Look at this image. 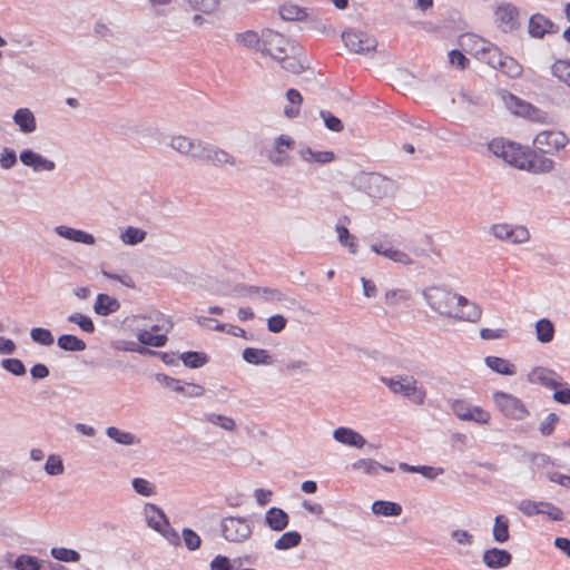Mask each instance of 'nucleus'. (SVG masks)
Returning a JSON list of instances; mask_svg holds the SVG:
<instances>
[{
    "instance_id": "6e6552de",
    "label": "nucleus",
    "mask_w": 570,
    "mask_h": 570,
    "mask_svg": "<svg viewBox=\"0 0 570 570\" xmlns=\"http://www.w3.org/2000/svg\"><path fill=\"white\" fill-rule=\"evenodd\" d=\"M494 19L498 28L504 33L513 32L521 26L519 8L510 2H503L495 8Z\"/></svg>"
},
{
    "instance_id": "f704fd0d",
    "label": "nucleus",
    "mask_w": 570,
    "mask_h": 570,
    "mask_svg": "<svg viewBox=\"0 0 570 570\" xmlns=\"http://www.w3.org/2000/svg\"><path fill=\"white\" fill-rule=\"evenodd\" d=\"M484 362L490 370L498 374L514 375L517 373L515 365L503 357L490 355L484 358Z\"/></svg>"
},
{
    "instance_id": "bb28decb",
    "label": "nucleus",
    "mask_w": 570,
    "mask_h": 570,
    "mask_svg": "<svg viewBox=\"0 0 570 570\" xmlns=\"http://www.w3.org/2000/svg\"><path fill=\"white\" fill-rule=\"evenodd\" d=\"M350 219L347 216H342L338 219V223L335 225V232L337 234V240L338 243L348 249L351 254L357 253V243L356 237L352 235L348 230V228L343 225L342 223H348Z\"/></svg>"
},
{
    "instance_id": "864d4df0",
    "label": "nucleus",
    "mask_w": 570,
    "mask_h": 570,
    "mask_svg": "<svg viewBox=\"0 0 570 570\" xmlns=\"http://www.w3.org/2000/svg\"><path fill=\"white\" fill-rule=\"evenodd\" d=\"M503 69L502 72L509 78H519L523 72V67L513 57L502 53Z\"/></svg>"
},
{
    "instance_id": "0eeeda50",
    "label": "nucleus",
    "mask_w": 570,
    "mask_h": 570,
    "mask_svg": "<svg viewBox=\"0 0 570 570\" xmlns=\"http://www.w3.org/2000/svg\"><path fill=\"white\" fill-rule=\"evenodd\" d=\"M451 410L454 415L462 421L487 424L491 419L490 412L483 410L481 406L472 405L465 400L458 399L452 401Z\"/></svg>"
},
{
    "instance_id": "f257e3e1",
    "label": "nucleus",
    "mask_w": 570,
    "mask_h": 570,
    "mask_svg": "<svg viewBox=\"0 0 570 570\" xmlns=\"http://www.w3.org/2000/svg\"><path fill=\"white\" fill-rule=\"evenodd\" d=\"M383 383L394 394H400L416 405H422L426 399V392L419 382L411 375H396L392 377L380 376Z\"/></svg>"
},
{
    "instance_id": "e2e57ef3",
    "label": "nucleus",
    "mask_w": 570,
    "mask_h": 570,
    "mask_svg": "<svg viewBox=\"0 0 570 570\" xmlns=\"http://www.w3.org/2000/svg\"><path fill=\"white\" fill-rule=\"evenodd\" d=\"M320 116L324 121L325 127L334 132H341L344 128L342 120L333 115L331 111L321 110Z\"/></svg>"
},
{
    "instance_id": "603ef678",
    "label": "nucleus",
    "mask_w": 570,
    "mask_h": 570,
    "mask_svg": "<svg viewBox=\"0 0 570 570\" xmlns=\"http://www.w3.org/2000/svg\"><path fill=\"white\" fill-rule=\"evenodd\" d=\"M352 470L362 471L367 475H377L381 470V463L373 459H358L351 464Z\"/></svg>"
},
{
    "instance_id": "9d476101",
    "label": "nucleus",
    "mask_w": 570,
    "mask_h": 570,
    "mask_svg": "<svg viewBox=\"0 0 570 570\" xmlns=\"http://www.w3.org/2000/svg\"><path fill=\"white\" fill-rule=\"evenodd\" d=\"M294 139L287 135H279L274 139L272 148L267 151V159L277 167L289 166V150L294 147Z\"/></svg>"
},
{
    "instance_id": "338daca9",
    "label": "nucleus",
    "mask_w": 570,
    "mask_h": 570,
    "mask_svg": "<svg viewBox=\"0 0 570 570\" xmlns=\"http://www.w3.org/2000/svg\"><path fill=\"white\" fill-rule=\"evenodd\" d=\"M381 253H382V256H384L395 263H400L402 265H412L413 264V259L411 258V256L403 250L395 249L392 247L389 250H384V252L381 250Z\"/></svg>"
},
{
    "instance_id": "412c9836",
    "label": "nucleus",
    "mask_w": 570,
    "mask_h": 570,
    "mask_svg": "<svg viewBox=\"0 0 570 570\" xmlns=\"http://www.w3.org/2000/svg\"><path fill=\"white\" fill-rule=\"evenodd\" d=\"M55 233L65 239L79 244L94 245L96 243V238L92 234L66 225L57 226Z\"/></svg>"
},
{
    "instance_id": "473e14b6",
    "label": "nucleus",
    "mask_w": 570,
    "mask_h": 570,
    "mask_svg": "<svg viewBox=\"0 0 570 570\" xmlns=\"http://www.w3.org/2000/svg\"><path fill=\"white\" fill-rule=\"evenodd\" d=\"M502 99L507 108L518 116H530V110L533 109L532 105L510 92H503Z\"/></svg>"
},
{
    "instance_id": "a18cd8bd",
    "label": "nucleus",
    "mask_w": 570,
    "mask_h": 570,
    "mask_svg": "<svg viewBox=\"0 0 570 570\" xmlns=\"http://www.w3.org/2000/svg\"><path fill=\"white\" fill-rule=\"evenodd\" d=\"M286 98L292 106L284 108L285 116L291 119L297 117L299 115V107L303 101L301 92L294 88H291L286 92Z\"/></svg>"
},
{
    "instance_id": "c85d7f7f",
    "label": "nucleus",
    "mask_w": 570,
    "mask_h": 570,
    "mask_svg": "<svg viewBox=\"0 0 570 570\" xmlns=\"http://www.w3.org/2000/svg\"><path fill=\"white\" fill-rule=\"evenodd\" d=\"M120 306V302L117 298L108 294L99 293L94 304V311L97 315L109 316L118 312Z\"/></svg>"
},
{
    "instance_id": "6ab92c4d",
    "label": "nucleus",
    "mask_w": 570,
    "mask_h": 570,
    "mask_svg": "<svg viewBox=\"0 0 570 570\" xmlns=\"http://www.w3.org/2000/svg\"><path fill=\"white\" fill-rule=\"evenodd\" d=\"M333 439L341 444L356 449H362L367 444L366 439L361 433L346 426L335 429Z\"/></svg>"
},
{
    "instance_id": "423d86ee",
    "label": "nucleus",
    "mask_w": 570,
    "mask_h": 570,
    "mask_svg": "<svg viewBox=\"0 0 570 570\" xmlns=\"http://www.w3.org/2000/svg\"><path fill=\"white\" fill-rule=\"evenodd\" d=\"M492 399L498 410L508 419L521 421L529 415L524 403L510 393L495 391Z\"/></svg>"
},
{
    "instance_id": "72a5a7b5",
    "label": "nucleus",
    "mask_w": 570,
    "mask_h": 570,
    "mask_svg": "<svg viewBox=\"0 0 570 570\" xmlns=\"http://www.w3.org/2000/svg\"><path fill=\"white\" fill-rule=\"evenodd\" d=\"M246 293L248 295L258 294L267 303H277L286 299V295L282 291L273 287L248 286Z\"/></svg>"
},
{
    "instance_id": "aec40b11",
    "label": "nucleus",
    "mask_w": 570,
    "mask_h": 570,
    "mask_svg": "<svg viewBox=\"0 0 570 570\" xmlns=\"http://www.w3.org/2000/svg\"><path fill=\"white\" fill-rule=\"evenodd\" d=\"M482 561L490 569H502L511 563L512 556L508 550L490 548L484 550Z\"/></svg>"
},
{
    "instance_id": "cd10ccee",
    "label": "nucleus",
    "mask_w": 570,
    "mask_h": 570,
    "mask_svg": "<svg viewBox=\"0 0 570 570\" xmlns=\"http://www.w3.org/2000/svg\"><path fill=\"white\" fill-rule=\"evenodd\" d=\"M363 183L366 185L365 190L372 197H381L390 180L381 174L371 173L362 177Z\"/></svg>"
},
{
    "instance_id": "4468645a",
    "label": "nucleus",
    "mask_w": 570,
    "mask_h": 570,
    "mask_svg": "<svg viewBox=\"0 0 570 570\" xmlns=\"http://www.w3.org/2000/svg\"><path fill=\"white\" fill-rule=\"evenodd\" d=\"M554 168V161L542 153L525 149L524 159L520 169L532 174H547Z\"/></svg>"
},
{
    "instance_id": "7c9ffc66",
    "label": "nucleus",
    "mask_w": 570,
    "mask_h": 570,
    "mask_svg": "<svg viewBox=\"0 0 570 570\" xmlns=\"http://www.w3.org/2000/svg\"><path fill=\"white\" fill-rule=\"evenodd\" d=\"M482 46L476 50V58L489 65L490 67L493 66V63H499L500 59H502V51L501 49L485 40H481Z\"/></svg>"
},
{
    "instance_id": "39448f33",
    "label": "nucleus",
    "mask_w": 570,
    "mask_h": 570,
    "mask_svg": "<svg viewBox=\"0 0 570 570\" xmlns=\"http://www.w3.org/2000/svg\"><path fill=\"white\" fill-rule=\"evenodd\" d=\"M488 149L495 157L503 159L507 164L520 169L524 159L525 149L520 145L502 138L492 139Z\"/></svg>"
},
{
    "instance_id": "49530a36",
    "label": "nucleus",
    "mask_w": 570,
    "mask_h": 570,
    "mask_svg": "<svg viewBox=\"0 0 570 570\" xmlns=\"http://www.w3.org/2000/svg\"><path fill=\"white\" fill-rule=\"evenodd\" d=\"M137 340L140 344L153 347H163L166 345L168 338L166 334H151L148 331H140L137 334Z\"/></svg>"
},
{
    "instance_id": "c03bdc74",
    "label": "nucleus",
    "mask_w": 570,
    "mask_h": 570,
    "mask_svg": "<svg viewBox=\"0 0 570 570\" xmlns=\"http://www.w3.org/2000/svg\"><path fill=\"white\" fill-rule=\"evenodd\" d=\"M42 560L31 554H19L12 567L14 570H41Z\"/></svg>"
},
{
    "instance_id": "3c124183",
    "label": "nucleus",
    "mask_w": 570,
    "mask_h": 570,
    "mask_svg": "<svg viewBox=\"0 0 570 570\" xmlns=\"http://www.w3.org/2000/svg\"><path fill=\"white\" fill-rule=\"evenodd\" d=\"M112 348L124 352H136L141 355H154L156 351L141 346L134 341H117L112 343Z\"/></svg>"
},
{
    "instance_id": "b1692460",
    "label": "nucleus",
    "mask_w": 570,
    "mask_h": 570,
    "mask_svg": "<svg viewBox=\"0 0 570 570\" xmlns=\"http://www.w3.org/2000/svg\"><path fill=\"white\" fill-rule=\"evenodd\" d=\"M144 514L146 522L149 528L155 531H161L160 529L168 525V518L165 512L154 503H146L144 507Z\"/></svg>"
},
{
    "instance_id": "0e129e2a",
    "label": "nucleus",
    "mask_w": 570,
    "mask_h": 570,
    "mask_svg": "<svg viewBox=\"0 0 570 570\" xmlns=\"http://www.w3.org/2000/svg\"><path fill=\"white\" fill-rule=\"evenodd\" d=\"M1 366L16 376H22L27 372L24 364L19 358H4L1 361Z\"/></svg>"
},
{
    "instance_id": "a19ab883",
    "label": "nucleus",
    "mask_w": 570,
    "mask_h": 570,
    "mask_svg": "<svg viewBox=\"0 0 570 570\" xmlns=\"http://www.w3.org/2000/svg\"><path fill=\"white\" fill-rule=\"evenodd\" d=\"M535 335L540 343H550L554 337V325L549 318H541L535 323Z\"/></svg>"
},
{
    "instance_id": "20e7f679",
    "label": "nucleus",
    "mask_w": 570,
    "mask_h": 570,
    "mask_svg": "<svg viewBox=\"0 0 570 570\" xmlns=\"http://www.w3.org/2000/svg\"><path fill=\"white\" fill-rule=\"evenodd\" d=\"M294 50L292 41L284 35L272 29H263V41L259 52L262 56H268L276 61H283L288 58V51Z\"/></svg>"
},
{
    "instance_id": "bf43d9fd",
    "label": "nucleus",
    "mask_w": 570,
    "mask_h": 570,
    "mask_svg": "<svg viewBox=\"0 0 570 570\" xmlns=\"http://www.w3.org/2000/svg\"><path fill=\"white\" fill-rule=\"evenodd\" d=\"M411 294L406 289L396 288L390 289L385 293V302L389 305L395 306L410 301Z\"/></svg>"
},
{
    "instance_id": "a211bd4d",
    "label": "nucleus",
    "mask_w": 570,
    "mask_h": 570,
    "mask_svg": "<svg viewBox=\"0 0 570 570\" xmlns=\"http://www.w3.org/2000/svg\"><path fill=\"white\" fill-rule=\"evenodd\" d=\"M558 379L559 376L554 371L542 366L534 367L528 374V380L530 383L541 384L542 386L550 390H556L562 385Z\"/></svg>"
},
{
    "instance_id": "58836bf2",
    "label": "nucleus",
    "mask_w": 570,
    "mask_h": 570,
    "mask_svg": "<svg viewBox=\"0 0 570 570\" xmlns=\"http://www.w3.org/2000/svg\"><path fill=\"white\" fill-rule=\"evenodd\" d=\"M183 364L188 368H199L207 364L208 356L204 352L187 351L179 355Z\"/></svg>"
},
{
    "instance_id": "393cba45",
    "label": "nucleus",
    "mask_w": 570,
    "mask_h": 570,
    "mask_svg": "<svg viewBox=\"0 0 570 570\" xmlns=\"http://www.w3.org/2000/svg\"><path fill=\"white\" fill-rule=\"evenodd\" d=\"M265 524L273 531H283L288 527L289 515L281 508H269L264 517Z\"/></svg>"
},
{
    "instance_id": "e433bc0d",
    "label": "nucleus",
    "mask_w": 570,
    "mask_h": 570,
    "mask_svg": "<svg viewBox=\"0 0 570 570\" xmlns=\"http://www.w3.org/2000/svg\"><path fill=\"white\" fill-rule=\"evenodd\" d=\"M372 512L376 515L399 517L402 513V507L396 502L376 500L372 503Z\"/></svg>"
},
{
    "instance_id": "dca6fc26",
    "label": "nucleus",
    "mask_w": 570,
    "mask_h": 570,
    "mask_svg": "<svg viewBox=\"0 0 570 570\" xmlns=\"http://www.w3.org/2000/svg\"><path fill=\"white\" fill-rule=\"evenodd\" d=\"M20 161L30 167L33 171H52L56 169V163L51 159L43 157L32 149H23L19 155Z\"/></svg>"
},
{
    "instance_id": "7ed1b4c3",
    "label": "nucleus",
    "mask_w": 570,
    "mask_h": 570,
    "mask_svg": "<svg viewBox=\"0 0 570 570\" xmlns=\"http://www.w3.org/2000/svg\"><path fill=\"white\" fill-rule=\"evenodd\" d=\"M254 522L250 517L228 515L220 520L222 537L232 543H242L253 533Z\"/></svg>"
},
{
    "instance_id": "13d9d810",
    "label": "nucleus",
    "mask_w": 570,
    "mask_h": 570,
    "mask_svg": "<svg viewBox=\"0 0 570 570\" xmlns=\"http://www.w3.org/2000/svg\"><path fill=\"white\" fill-rule=\"evenodd\" d=\"M68 322L73 323L80 327L81 331L91 334L95 332L96 327L92 320L81 313H72L68 316Z\"/></svg>"
},
{
    "instance_id": "c9c22d12",
    "label": "nucleus",
    "mask_w": 570,
    "mask_h": 570,
    "mask_svg": "<svg viewBox=\"0 0 570 570\" xmlns=\"http://www.w3.org/2000/svg\"><path fill=\"white\" fill-rule=\"evenodd\" d=\"M510 520L504 514H498L494 518V523L492 528V537L493 540L498 543H504L510 538Z\"/></svg>"
},
{
    "instance_id": "1a4fd4ad",
    "label": "nucleus",
    "mask_w": 570,
    "mask_h": 570,
    "mask_svg": "<svg viewBox=\"0 0 570 570\" xmlns=\"http://www.w3.org/2000/svg\"><path fill=\"white\" fill-rule=\"evenodd\" d=\"M568 142L569 139L564 132L553 130L541 131L533 139V145L542 154H556Z\"/></svg>"
},
{
    "instance_id": "774afa93",
    "label": "nucleus",
    "mask_w": 570,
    "mask_h": 570,
    "mask_svg": "<svg viewBox=\"0 0 570 570\" xmlns=\"http://www.w3.org/2000/svg\"><path fill=\"white\" fill-rule=\"evenodd\" d=\"M542 501H532L529 499L521 500L519 502L518 509L525 517H533L540 514V505Z\"/></svg>"
},
{
    "instance_id": "4c0bfd02",
    "label": "nucleus",
    "mask_w": 570,
    "mask_h": 570,
    "mask_svg": "<svg viewBox=\"0 0 570 570\" xmlns=\"http://www.w3.org/2000/svg\"><path fill=\"white\" fill-rule=\"evenodd\" d=\"M59 348L66 352H82L86 350V342L72 334H62L57 340Z\"/></svg>"
},
{
    "instance_id": "4d7b16f0",
    "label": "nucleus",
    "mask_w": 570,
    "mask_h": 570,
    "mask_svg": "<svg viewBox=\"0 0 570 570\" xmlns=\"http://www.w3.org/2000/svg\"><path fill=\"white\" fill-rule=\"evenodd\" d=\"M205 420L224 429L225 431H234L236 429L235 421L232 417L225 416L223 414L207 413L205 414Z\"/></svg>"
},
{
    "instance_id": "f03ea898",
    "label": "nucleus",
    "mask_w": 570,
    "mask_h": 570,
    "mask_svg": "<svg viewBox=\"0 0 570 570\" xmlns=\"http://www.w3.org/2000/svg\"><path fill=\"white\" fill-rule=\"evenodd\" d=\"M422 296L433 312L451 318L456 306V297L460 294L453 293L444 286H429L422 291Z\"/></svg>"
},
{
    "instance_id": "052dcab7",
    "label": "nucleus",
    "mask_w": 570,
    "mask_h": 570,
    "mask_svg": "<svg viewBox=\"0 0 570 570\" xmlns=\"http://www.w3.org/2000/svg\"><path fill=\"white\" fill-rule=\"evenodd\" d=\"M181 538L187 550L196 551L202 546V538L190 528H184Z\"/></svg>"
},
{
    "instance_id": "680f3d73",
    "label": "nucleus",
    "mask_w": 570,
    "mask_h": 570,
    "mask_svg": "<svg viewBox=\"0 0 570 570\" xmlns=\"http://www.w3.org/2000/svg\"><path fill=\"white\" fill-rule=\"evenodd\" d=\"M540 514L547 515L551 521H562L564 519L563 511L556 504L547 501H542L540 505Z\"/></svg>"
},
{
    "instance_id": "f8f14e48",
    "label": "nucleus",
    "mask_w": 570,
    "mask_h": 570,
    "mask_svg": "<svg viewBox=\"0 0 570 570\" xmlns=\"http://www.w3.org/2000/svg\"><path fill=\"white\" fill-rule=\"evenodd\" d=\"M344 45L355 53H367L376 48V40L365 32L348 30L342 33Z\"/></svg>"
},
{
    "instance_id": "c756f323",
    "label": "nucleus",
    "mask_w": 570,
    "mask_h": 570,
    "mask_svg": "<svg viewBox=\"0 0 570 570\" xmlns=\"http://www.w3.org/2000/svg\"><path fill=\"white\" fill-rule=\"evenodd\" d=\"M235 41L237 45L255 50L256 52H261L262 41H263V31L258 33L255 30H246L243 32H237L234 35Z\"/></svg>"
},
{
    "instance_id": "ea45409f",
    "label": "nucleus",
    "mask_w": 570,
    "mask_h": 570,
    "mask_svg": "<svg viewBox=\"0 0 570 570\" xmlns=\"http://www.w3.org/2000/svg\"><path fill=\"white\" fill-rule=\"evenodd\" d=\"M302 541V535L298 531H287L283 533L274 543V548L279 551H285L297 547Z\"/></svg>"
},
{
    "instance_id": "ddd939ff",
    "label": "nucleus",
    "mask_w": 570,
    "mask_h": 570,
    "mask_svg": "<svg viewBox=\"0 0 570 570\" xmlns=\"http://www.w3.org/2000/svg\"><path fill=\"white\" fill-rule=\"evenodd\" d=\"M156 381L163 386L170 389L179 394L187 397H197L204 394L205 389L195 383H185L178 379L171 377L164 373L156 374Z\"/></svg>"
},
{
    "instance_id": "09e8293b",
    "label": "nucleus",
    "mask_w": 570,
    "mask_h": 570,
    "mask_svg": "<svg viewBox=\"0 0 570 570\" xmlns=\"http://www.w3.org/2000/svg\"><path fill=\"white\" fill-rule=\"evenodd\" d=\"M50 554L53 559L61 562H78L81 558L80 553L77 550L65 547L51 548Z\"/></svg>"
},
{
    "instance_id": "8fccbe9b",
    "label": "nucleus",
    "mask_w": 570,
    "mask_h": 570,
    "mask_svg": "<svg viewBox=\"0 0 570 570\" xmlns=\"http://www.w3.org/2000/svg\"><path fill=\"white\" fill-rule=\"evenodd\" d=\"M551 72L560 81L564 82L567 86L570 87V60H556L554 63L551 66Z\"/></svg>"
},
{
    "instance_id": "5fc2aeb1",
    "label": "nucleus",
    "mask_w": 570,
    "mask_h": 570,
    "mask_svg": "<svg viewBox=\"0 0 570 570\" xmlns=\"http://www.w3.org/2000/svg\"><path fill=\"white\" fill-rule=\"evenodd\" d=\"M31 340L42 346H50L55 342V337L50 330L45 327H33L30 331Z\"/></svg>"
},
{
    "instance_id": "2f4dec72",
    "label": "nucleus",
    "mask_w": 570,
    "mask_h": 570,
    "mask_svg": "<svg viewBox=\"0 0 570 570\" xmlns=\"http://www.w3.org/2000/svg\"><path fill=\"white\" fill-rule=\"evenodd\" d=\"M243 360L252 365H271L273 364V356L267 350L246 347L242 353Z\"/></svg>"
},
{
    "instance_id": "2eb2a0df",
    "label": "nucleus",
    "mask_w": 570,
    "mask_h": 570,
    "mask_svg": "<svg viewBox=\"0 0 570 570\" xmlns=\"http://www.w3.org/2000/svg\"><path fill=\"white\" fill-rule=\"evenodd\" d=\"M456 307L454 308L452 317L455 321L475 323L481 318L482 308L474 302L468 299L465 296L460 295L456 297Z\"/></svg>"
},
{
    "instance_id": "a878e982",
    "label": "nucleus",
    "mask_w": 570,
    "mask_h": 570,
    "mask_svg": "<svg viewBox=\"0 0 570 570\" xmlns=\"http://www.w3.org/2000/svg\"><path fill=\"white\" fill-rule=\"evenodd\" d=\"M12 120L22 134H31L37 129L36 117L29 108L17 109Z\"/></svg>"
},
{
    "instance_id": "6e6d98bb",
    "label": "nucleus",
    "mask_w": 570,
    "mask_h": 570,
    "mask_svg": "<svg viewBox=\"0 0 570 570\" xmlns=\"http://www.w3.org/2000/svg\"><path fill=\"white\" fill-rule=\"evenodd\" d=\"M134 491L142 497H151L156 494V485L144 478H134L131 481Z\"/></svg>"
},
{
    "instance_id": "9b49d317",
    "label": "nucleus",
    "mask_w": 570,
    "mask_h": 570,
    "mask_svg": "<svg viewBox=\"0 0 570 570\" xmlns=\"http://www.w3.org/2000/svg\"><path fill=\"white\" fill-rule=\"evenodd\" d=\"M490 232L497 239L510 244H522L530 238L528 228L521 225L494 224L491 226Z\"/></svg>"
},
{
    "instance_id": "f3484780",
    "label": "nucleus",
    "mask_w": 570,
    "mask_h": 570,
    "mask_svg": "<svg viewBox=\"0 0 570 570\" xmlns=\"http://www.w3.org/2000/svg\"><path fill=\"white\" fill-rule=\"evenodd\" d=\"M559 27L541 13H534L529 19V35L541 39L546 35L557 33Z\"/></svg>"
},
{
    "instance_id": "de8ad7c7",
    "label": "nucleus",
    "mask_w": 570,
    "mask_h": 570,
    "mask_svg": "<svg viewBox=\"0 0 570 570\" xmlns=\"http://www.w3.org/2000/svg\"><path fill=\"white\" fill-rule=\"evenodd\" d=\"M147 233L138 227L128 226L120 234V239L126 245H137L145 240Z\"/></svg>"
},
{
    "instance_id": "79ce46f5",
    "label": "nucleus",
    "mask_w": 570,
    "mask_h": 570,
    "mask_svg": "<svg viewBox=\"0 0 570 570\" xmlns=\"http://www.w3.org/2000/svg\"><path fill=\"white\" fill-rule=\"evenodd\" d=\"M279 14L282 19L286 21H301L305 20L308 16L305 8L292 3L283 4L279 8Z\"/></svg>"
},
{
    "instance_id": "69168bd1",
    "label": "nucleus",
    "mask_w": 570,
    "mask_h": 570,
    "mask_svg": "<svg viewBox=\"0 0 570 570\" xmlns=\"http://www.w3.org/2000/svg\"><path fill=\"white\" fill-rule=\"evenodd\" d=\"M65 470L63 462L59 455L51 454L45 464V471L49 475L62 474Z\"/></svg>"
},
{
    "instance_id": "5701e85b",
    "label": "nucleus",
    "mask_w": 570,
    "mask_h": 570,
    "mask_svg": "<svg viewBox=\"0 0 570 570\" xmlns=\"http://www.w3.org/2000/svg\"><path fill=\"white\" fill-rule=\"evenodd\" d=\"M200 160L207 161L214 166H222L224 164L235 165V158L230 154L208 142L204 154L200 155Z\"/></svg>"
},
{
    "instance_id": "37998d69",
    "label": "nucleus",
    "mask_w": 570,
    "mask_h": 570,
    "mask_svg": "<svg viewBox=\"0 0 570 570\" xmlns=\"http://www.w3.org/2000/svg\"><path fill=\"white\" fill-rule=\"evenodd\" d=\"M106 434L112 441H115L116 443L121 444V445H134L138 442L135 434H132L130 432L121 431L120 429H118L116 426L107 428Z\"/></svg>"
},
{
    "instance_id": "4be33fe9",
    "label": "nucleus",
    "mask_w": 570,
    "mask_h": 570,
    "mask_svg": "<svg viewBox=\"0 0 570 570\" xmlns=\"http://www.w3.org/2000/svg\"><path fill=\"white\" fill-rule=\"evenodd\" d=\"M299 158L307 164L326 165L335 159L331 150H314L308 146H301L297 151Z\"/></svg>"
}]
</instances>
